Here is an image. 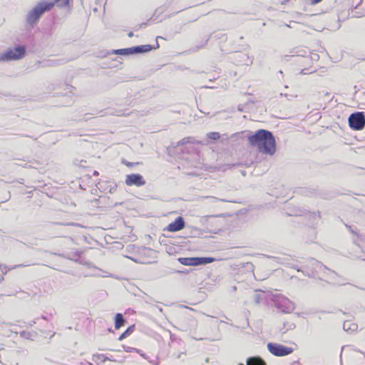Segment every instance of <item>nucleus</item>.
<instances>
[{
    "mask_svg": "<svg viewBox=\"0 0 365 365\" xmlns=\"http://www.w3.org/2000/svg\"><path fill=\"white\" fill-rule=\"evenodd\" d=\"M269 351L276 356H284L293 352V349L277 343H269L267 344Z\"/></svg>",
    "mask_w": 365,
    "mask_h": 365,
    "instance_id": "6",
    "label": "nucleus"
},
{
    "mask_svg": "<svg viewBox=\"0 0 365 365\" xmlns=\"http://www.w3.org/2000/svg\"><path fill=\"white\" fill-rule=\"evenodd\" d=\"M26 48L24 46H18L10 48L0 56V60L4 61H16L24 57Z\"/></svg>",
    "mask_w": 365,
    "mask_h": 365,
    "instance_id": "3",
    "label": "nucleus"
},
{
    "mask_svg": "<svg viewBox=\"0 0 365 365\" xmlns=\"http://www.w3.org/2000/svg\"><path fill=\"white\" fill-rule=\"evenodd\" d=\"M239 365H244V364H239Z\"/></svg>",
    "mask_w": 365,
    "mask_h": 365,
    "instance_id": "20",
    "label": "nucleus"
},
{
    "mask_svg": "<svg viewBox=\"0 0 365 365\" xmlns=\"http://www.w3.org/2000/svg\"><path fill=\"white\" fill-rule=\"evenodd\" d=\"M178 261L185 266H197L212 263L215 259L212 257H180Z\"/></svg>",
    "mask_w": 365,
    "mask_h": 365,
    "instance_id": "5",
    "label": "nucleus"
},
{
    "mask_svg": "<svg viewBox=\"0 0 365 365\" xmlns=\"http://www.w3.org/2000/svg\"><path fill=\"white\" fill-rule=\"evenodd\" d=\"M349 125L354 130H361L365 126V115L364 112H356L349 115Z\"/></svg>",
    "mask_w": 365,
    "mask_h": 365,
    "instance_id": "4",
    "label": "nucleus"
},
{
    "mask_svg": "<svg viewBox=\"0 0 365 365\" xmlns=\"http://www.w3.org/2000/svg\"><path fill=\"white\" fill-rule=\"evenodd\" d=\"M207 138L213 140H217L220 138V135L217 132H211L207 134Z\"/></svg>",
    "mask_w": 365,
    "mask_h": 365,
    "instance_id": "14",
    "label": "nucleus"
},
{
    "mask_svg": "<svg viewBox=\"0 0 365 365\" xmlns=\"http://www.w3.org/2000/svg\"><path fill=\"white\" fill-rule=\"evenodd\" d=\"M133 36V32H130V33L128 34V36H129V37H132Z\"/></svg>",
    "mask_w": 365,
    "mask_h": 365,
    "instance_id": "19",
    "label": "nucleus"
},
{
    "mask_svg": "<svg viewBox=\"0 0 365 365\" xmlns=\"http://www.w3.org/2000/svg\"><path fill=\"white\" fill-rule=\"evenodd\" d=\"M93 174L95 175H98V171H93Z\"/></svg>",
    "mask_w": 365,
    "mask_h": 365,
    "instance_id": "18",
    "label": "nucleus"
},
{
    "mask_svg": "<svg viewBox=\"0 0 365 365\" xmlns=\"http://www.w3.org/2000/svg\"><path fill=\"white\" fill-rule=\"evenodd\" d=\"M310 1H311V4L313 5L317 4L320 3L321 1H322V0H310Z\"/></svg>",
    "mask_w": 365,
    "mask_h": 365,
    "instance_id": "17",
    "label": "nucleus"
},
{
    "mask_svg": "<svg viewBox=\"0 0 365 365\" xmlns=\"http://www.w3.org/2000/svg\"><path fill=\"white\" fill-rule=\"evenodd\" d=\"M53 6V2L43 1L38 4L29 12L26 17L27 22L30 24H35L45 11H50Z\"/></svg>",
    "mask_w": 365,
    "mask_h": 365,
    "instance_id": "2",
    "label": "nucleus"
},
{
    "mask_svg": "<svg viewBox=\"0 0 365 365\" xmlns=\"http://www.w3.org/2000/svg\"><path fill=\"white\" fill-rule=\"evenodd\" d=\"M113 184V183L111 181L101 180L96 184V186L101 192H110Z\"/></svg>",
    "mask_w": 365,
    "mask_h": 365,
    "instance_id": "10",
    "label": "nucleus"
},
{
    "mask_svg": "<svg viewBox=\"0 0 365 365\" xmlns=\"http://www.w3.org/2000/svg\"><path fill=\"white\" fill-rule=\"evenodd\" d=\"M185 227V221L182 217H178L175 220L170 223L164 230L175 232L182 230Z\"/></svg>",
    "mask_w": 365,
    "mask_h": 365,
    "instance_id": "9",
    "label": "nucleus"
},
{
    "mask_svg": "<svg viewBox=\"0 0 365 365\" xmlns=\"http://www.w3.org/2000/svg\"><path fill=\"white\" fill-rule=\"evenodd\" d=\"M123 163L128 168H131L133 167L134 165H138V163H130V162H123Z\"/></svg>",
    "mask_w": 365,
    "mask_h": 365,
    "instance_id": "16",
    "label": "nucleus"
},
{
    "mask_svg": "<svg viewBox=\"0 0 365 365\" xmlns=\"http://www.w3.org/2000/svg\"><path fill=\"white\" fill-rule=\"evenodd\" d=\"M247 365H266V363L259 357H250L247 360Z\"/></svg>",
    "mask_w": 365,
    "mask_h": 365,
    "instance_id": "12",
    "label": "nucleus"
},
{
    "mask_svg": "<svg viewBox=\"0 0 365 365\" xmlns=\"http://www.w3.org/2000/svg\"><path fill=\"white\" fill-rule=\"evenodd\" d=\"M125 322V321L122 314L118 313L115 315L114 327L116 330L121 328L124 325Z\"/></svg>",
    "mask_w": 365,
    "mask_h": 365,
    "instance_id": "11",
    "label": "nucleus"
},
{
    "mask_svg": "<svg viewBox=\"0 0 365 365\" xmlns=\"http://www.w3.org/2000/svg\"><path fill=\"white\" fill-rule=\"evenodd\" d=\"M53 4H56L59 7H63L68 4L69 0H54Z\"/></svg>",
    "mask_w": 365,
    "mask_h": 365,
    "instance_id": "15",
    "label": "nucleus"
},
{
    "mask_svg": "<svg viewBox=\"0 0 365 365\" xmlns=\"http://www.w3.org/2000/svg\"><path fill=\"white\" fill-rule=\"evenodd\" d=\"M125 182L128 186L135 185L137 187L143 186L146 183L143 177L140 174L127 175Z\"/></svg>",
    "mask_w": 365,
    "mask_h": 365,
    "instance_id": "7",
    "label": "nucleus"
},
{
    "mask_svg": "<svg viewBox=\"0 0 365 365\" xmlns=\"http://www.w3.org/2000/svg\"><path fill=\"white\" fill-rule=\"evenodd\" d=\"M150 46H135L130 48L118 49L115 51V54L128 55L134 53H142L150 50Z\"/></svg>",
    "mask_w": 365,
    "mask_h": 365,
    "instance_id": "8",
    "label": "nucleus"
},
{
    "mask_svg": "<svg viewBox=\"0 0 365 365\" xmlns=\"http://www.w3.org/2000/svg\"><path fill=\"white\" fill-rule=\"evenodd\" d=\"M135 325L130 326L125 331H123L118 337L119 341H122L124 339L129 336L134 331Z\"/></svg>",
    "mask_w": 365,
    "mask_h": 365,
    "instance_id": "13",
    "label": "nucleus"
},
{
    "mask_svg": "<svg viewBox=\"0 0 365 365\" xmlns=\"http://www.w3.org/2000/svg\"><path fill=\"white\" fill-rule=\"evenodd\" d=\"M250 145L256 147L260 153L272 155L276 151V142L272 133L266 130H258L248 137Z\"/></svg>",
    "mask_w": 365,
    "mask_h": 365,
    "instance_id": "1",
    "label": "nucleus"
}]
</instances>
